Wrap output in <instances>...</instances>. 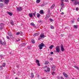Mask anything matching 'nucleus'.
<instances>
[{"label": "nucleus", "mask_w": 79, "mask_h": 79, "mask_svg": "<svg viewBox=\"0 0 79 79\" xmlns=\"http://www.w3.org/2000/svg\"><path fill=\"white\" fill-rule=\"evenodd\" d=\"M45 45H44V44L43 43H41L39 45L38 47H39V49H40V50H41L43 48V47Z\"/></svg>", "instance_id": "1"}, {"label": "nucleus", "mask_w": 79, "mask_h": 79, "mask_svg": "<svg viewBox=\"0 0 79 79\" xmlns=\"http://www.w3.org/2000/svg\"><path fill=\"white\" fill-rule=\"evenodd\" d=\"M56 53H59V52H60V47H59V46H57L56 47Z\"/></svg>", "instance_id": "2"}, {"label": "nucleus", "mask_w": 79, "mask_h": 79, "mask_svg": "<svg viewBox=\"0 0 79 79\" xmlns=\"http://www.w3.org/2000/svg\"><path fill=\"white\" fill-rule=\"evenodd\" d=\"M5 26V25L4 24L2 23L0 24V30H2V29H3V27H4V26Z\"/></svg>", "instance_id": "3"}, {"label": "nucleus", "mask_w": 79, "mask_h": 79, "mask_svg": "<svg viewBox=\"0 0 79 79\" xmlns=\"http://www.w3.org/2000/svg\"><path fill=\"white\" fill-rule=\"evenodd\" d=\"M73 3L75 5H77V4L79 5V2L77 0H75V2Z\"/></svg>", "instance_id": "4"}, {"label": "nucleus", "mask_w": 79, "mask_h": 79, "mask_svg": "<svg viewBox=\"0 0 79 79\" xmlns=\"http://www.w3.org/2000/svg\"><path fill=\"white\" fill-rule=\"evenodd\" d=\"M17 11H22V8H21V7H17Z\"/></svg>", "instance_id": "5"}, {"label": "nucleus", "mask_w": 79, "mask_h": 79, "mask_svg": "<svg viewBox=\"0 0 79 79\" xmlns=\"http://www.w3.org/2000/svg\"><path fill=\"white\" fill-rule=\"evenodd\" d=\"M56 69L55 66L54 65H52V71H55Z\"/></svg>", "instance_id": "6"}, {"label": "nucleus", "mask_w": 79, "mask_h": 79, "mask_svg": "<svg viewBox=\"0 0 79 79\" xmlns=\"http://www.w3.org/2000/svg\"><path fill=\"white\" fill-rule=\"evenodd\" d=\"M60 48H61V50L62 52H63V51H64V49L63 45V44H61V45Z\"/></svg>", "instance_id": "7"}, {"label": "nucleus", "mask_w": 79, "mask_h": 79, "mask_svg": "<svg viewBox=\"0 0 79 79\" xmlns=\"http://www.w3.org/2000/svg\"><path fill=\"white\" fill-rule=\"evenodd\" d=\"M27 44V43H23L22 44L20 45V47H24V46H25Z\"/></svg>", "instance_id": "8"}, {"label": "nucleus", "mask_w": 79, "mask_h": 79, "mask_svg": "<svg viewBox=\"0 0 79 79\" xmlns=\"http://www.w3.org/2000/svg\"><path fill=\"white\" fill-rule=\"evenodd\" d=\"M35 63H37V64L39 66H40V64L39 60H36Z\"/></svg>", "instance_id": "9"}, {"label": "nucleus", "mask_w": 79, "mask_h": 79, "mask_svg": "<svg viewBox=\"0 0 79 79\" xmlns=\"http://www.w3.org/2000/svg\"><path fill=\"white\" fill-rule=\"evenodd\" d=\"M45 35H44V33H41L40 36L41 38H44L45 37Z\"/></svg>", "instance_id": "10"}, {"label": "nucleus", "mask_w": 79, "mask_h": 79, "mask_svg": "<svg viewBox=\"0 0 79 79\" xmlns=\"http://www.w3.org/2000/svg\"><path fill=\"white\" fill-rule=\"evenodd\" d=\"M4 2L5 4H7L10 2V0H4Z\"/></svg>", "instance_id": "11"}, {"label": "nucleus", "mask_w": 79, "mask_h": 79, "mask_svg": "<svg viewBox=\"0 0 79 79\" xmlns=\"http://www.w3.org/2000/svg\"><path fill=\"white\" fill-rule=\"evenodd\" d=\"M63 74L64 76L66 78L68 77V74H67L65 72H63Z\"/></svg>", "instance_id": "12"}, {"label": "nucleus", "mask_w": 79, "mask_h": 79, "mask_svg": "<svg viewBox=\"0 0 79 79\" xmlns=\"http://www.w3.org/2000/svg\"><path fill=\"white\" fill-rule=\"evenodd\" d=\"M40 34V33H39V32L37 33H36L34 34L33 35H34V37H35L36 36H37V35H39Z\"/></svg>", "instance_id": "13"}, {"label": "nucleus", "mask_w": 79, "mask_h": 79, "mask_svg": "<svg viewBox=\"0 0 79 79\" xmlns=\"http://www.w3.org/2000/svg\"><path fill=\"white\" fill-rule=\"evenodd\" d=\"M40 13L41 15H43V14H44L43 10H41L40 11Z\"/></svg>", "instance_id": "14"}, {"label": "nucleus", "mask_w": 79, "mask_h": 79, "mask_svg": "<svg viewBox=\"0 0 79 79\" xmlns=\"http://www.w3.org/2000/svg\"><path fill=\"white\" fill-rule=\"evenodd\" d=\"M29 16L30 18H32L33 17V15L32 13L29 14Z\"/></svg>", "instance_id": "15"}, {"label": "nucleus", "mask_w": 79, "mask_h": 79, "mask_svg": "<svg viewBox=\"0 0 79 79\" xmlns=\"http://www.w3.org/2000/svg\"><path fill=\"white\" fill-rule=\"evenodd\" d=\"M55 4H53L52 6H51L50 8L51 9H53V8L55 7Z\"/></svg>", "instance_id": "16"}, {"label": "nucleus", "mask_w": 79, "mask_h": 79, "mask_svg": "<svg viewBox=\"0 0 79 79\" xmlns=\"http://www.w3.org/2000/svg\"><path fill=\"white\" fill-rule=\"evenodd\" d=\"M7 14H8V15L10 16H12V15H13V14H12V13L10 12H7Z\"/></svg>", "instance_id": "17"}, {"label": "nucleus", "mask_w": 79, "mask_h": 79, "mask_svg": "<svg viewBox=\"0 0 79 79\" xmlns=\"http://www.w3.org/2000/svg\"><path fill=\"white\" fill-rule=\"evenodd\" d=\"M37 16L38 18H40V15L39 13H38L37 14Z\"/></svg>", "instance_id": "18"}, {"label": "nucleus", "mask_w": 79, "mask_h": 79, "mask_svg": "<svg viewBox=\"0 0 79 79\" xmlns=\"http://www.w3.org/2000/svg\"><path fill=\"white\" fill-rule=\"evenodd\" d=\"M73 27H74V28H75V29H77L78 27V26L77 25H74Z\"/></svg>", "instance_id": "19"}, {"label": "nucleus", "mask_w": 79, "mask_h": 79, "mask_svg": "<svg viewBox=\"0 0 79 79\" xmlns=\"http://www.w3.org/2000/svg\"><path fill=\"white\" fill-rule=\"evenodd\" d=\"M49 16H49V15H47L46 17L45 18V19H48V18H49Z\"/></svg>", "instance_id": "20"}, {"label": "nucleus", "mask_w": 79, "mask_h": 79, "mask_svg": "<svg viewBox=\"0 0 79 79\" xmlns=\"http://www.w3.org/2000/svg\"><path fill=\"white\" fill-rule=\"evenodd\" d=\"M13 24H14V23L13 21L11 20L10 21V24L12 25V26H13Z\"/></svg>", "instance_id": "21"}, {"label": "nucleus", "mask_w": 79, "mask_h": 79, "mask_svg": "<svg viewBox=\"0 0 79 79\" xmlns=\"http://www.w3.org/2000/svg\"><path fill=\"white\" fill-rule=\"evenodd\" d=\"M40 2V0H37L36 1V3H39Z\"/></svg>", "instance_id": "22"}, {"label": "nucleus", "mask_w": 79, "mask_h": 79, "mask_svg": "<svg viewBox=\"0 0 79 79\" xmlns=\"http://www.w3.org/2000/svg\"><path fill=\"white\" fill-rule=\"evenodd\" d=\"M49 63V62L48 61H45L44 63V64H46V65L48 64Z\"/></svg>", "instance_id": "23"}, {"label": "nucleus", "mask_w": 79, "mask_h": 79, "mask_svg": "<svg viewBox=\"0 0 79 79\" xmlns=\"http://www.w3.org/2000/svg\"><path fill=\"white\" fill-rule=\"evenodd\" d=\"M2 66L3 67H5V66H6V63H3L2 64Z\"/></svg>", "instance_id": "24"}, {"label": "nucleus", "mask_w": 79, "mask_h": 79, "mask_svg": "<svg viewBox=\"0 0 79 79\" xmlns=\"http://www.w3.org/2000/svg\"><path fill=\"white\" fill-rule=\"evenodd\" d=\"M56 73L54 72H52V75H53V76H55V75Z\"/></svg>", "instance_id": "25"}, {"label": "nucleus", "mask_w": 79, "mask_h": 79, "mask_svg": "<svg viewBox=\"0 0 79 79\" xmlns=\"http://www.w3.org/2000/svg\"><path fill=\"white\" fill-rule=\"evenodd\" d=\"M52 48H53V45H51L49 47V48H50V49H52Z\"/></svg>", "instance_id": "26"}, {"label": "nucleus", "mask_w": 79, "mask_h": 79, "mask_svg": "<svg viewBox=\"0 0 79 79\" xmlns=\"http://www.w3.org/2000/svg\"><path fill=\"white\" fill-rule=\"evenodd\" d=\"M0 44H1V45H3V41H2V40H0Z\"/></svg>", "instance_id": "27"}, {"label": "nucleus", "mask_w": 79, "mask_h": 79, "mask_svg": "<svg viewBox=\"0 0 79 79\" xmlns=\"http://www.w3.org/2000/svg\"><path fill=\"white\" fill-rule=\"evenodd\" d=\"M8 35L10 37V36H11L12 35V34L11 32H9L8 33Z\"/></svg>", "instance_id": "28"}, {"label": "nucleus", "mask_w": 79, "mask_h": 79, "mask_svg": "<svg viewBox=\"0 0 79 79\" xmlns=\"http://www.w3.org/2000/svg\"><path fill=\"white\" fill-rule=\"evenodd\" d=\"M31 26H35V24L33 23H32L31 24Z\"/></svg>", "instance_id": "29"}, {"label": "nucleus", "mask_w": 79, "mask_h": 79, "mask_svg": "<svg viewBox=\"0 0 79 79\" xmlns=\"http://www.w3.org/2000/svg\"><path fill=\"white\" fill-rule=\"evenodd\" d=\"M31 76L32 77V78H33L34 77V73H31Z\"/></svg>", "instance_id": "30"}, {"label": "nucleus", "mask_w": 79, "mask_h": 79, "mask_svg": "<svg viewBox=\"0 0 79 79\" xmlns=\"http://www.w3.org/2000/svg\"><path fill=\"white\" fill-rule=\"evenodd\" d=\"M50 69L49 67H48L47 68V71H48V72H50Z\"/></svg>", "instance_id": "31"}, {"label": "nucleus", "mask_w": 79, "mask_h": 79, "mask_svg": "<svg viewBox=\"0 0 79 79\" xmlns=\"http://www.w3.org/2000/svg\"><path fill=\"white\" fill-rule=\"evenodd\" d=\"M36 14V12L35 11V13H33V15L34 16V17L35 16Z\"/></svg>", "instance_id": "32"}, {"label": "nucleus", "mask_w": 79, "mask_h": 79, "mask_svg": "<svg viewBox=\"0 0 79 79\" xmlns=\"http://www.w3.org/2000/svg\"><path fill=\"white\" fill-rule=\"evenodd\" d=\"M3 6V3H0V6Z\"/></svg>", "instance_id": "33"}, {"label": "nucleus", "mask_w": 79, "mask_h": 79, "mask_svg": "<svg viewBox=\"0 0 79 79\" xmlns=\"http://www.w3.org/2000/svg\"><path fill=\"white\" fill-rule=\"evenodd\" d=\"M21 33L20 32H17L16 33V35H19V34H20Z\"/></svg>", "instance_id": "34"}, {"label": "nucleus", "mask_w": 79, "mask_h": 79, "mask_svg": "<svg viewBox=\"0 0 79 79\" xmlns=\"http://www.w3.org/2000/svg\"><path fill=\"white\" fill-rule=\"evenodd\" d=\"M31 42L32 43H33V44H35V41L33 40H31Z\"/></svg>", "instance_id": "35"}, {"label": "nucleus", "mask_w": 79, "mask_h": 79, "mask_svg": "<svg viewBox=\"0 0 79 79\" xmlns=\"http://www.w3.org/2000/svg\"><path fill=\"white\" fill-rule=\"evenodd\" d=\"M3 45H5L6 44V41H4L3 42Z\"/></svg>", "instance_id": "36"}, {"label": "nucleus", "mask_w": 79, "mask_h": 79, "mask_svg": "<svg viewBox=\"0 0 79 79\" xmlns=\"http://www.w3.org/2000/svg\"><path fill=\"white\" fill-rule=\"evenodd\" d=\"M51 28L52 29H54V27H53V26L51 25Z\"/></svg>", "instance_id": "37"}, {"label": "nucleus", "mask_w": 79, "mask_h": 79, "mask_svg": "<svg viewBox=\"0 0 79 79\" xmlns=\"http://www.w3.org/2000/svg\"><path fill=\"white\" fill-rule=\"evenodd\" d=\"M10 37L11 39H13V35H11V36H10Z\"/></svg>", "instance_id": "38"}, {"label": "nucleus", "mask_w": 79, "mask_h": 79, "mask_svg": "<svg viewBox=\"0 0 79 79\" xmlns=\"http://www.w3.org/2000/svg\"><path fill=\"white\" fill-rule=\"evenodd\" d=\"M3 69V67L2 66H0V69Z\"/></svg>", "instance_id": "39"}, {"label": "nucleus", "mask_w": 79, "mask_h": 79, "mask_svg": "<svg viewBox=\"0 0 79 79\" xmlns=\"http://www.w3.org/2000/svg\"><path fill=\"white\" fill-rule=\"evenodd\" d=\"M3 56H4L2 55H0V58H2V57H3Z\"/></svg>", "instance_id": "40"}, {"label": "nucleus", "mask_w": 79, "mask_h": 79, "mask_svg": "<svg viewBox=\"0 0 79 79\" xmlns=\"http://www.w3.org/2000/svg\"><path fill=\"white\" fill-rule=\"evenodd\" d=\"M64 5V4L63 3V2H62V3L61 4V6H63Z\"/></svg>", "instance_id": "41"}, {"label": "nucleus", "mask_w": 79, "mask_h": 79, "mask_svg": "<svg viewBox=\"0 0 79 79\" xmlns=\"http://www.w3.org/2000/svg\"><path fill=\"white\" fill-rule=\"evenodd\" d=\"M78 10H79V8H78V7H77V8H76V10L77 11H78Z\"/></svg>", "instance_id": "42"}, {"label": "nucleus", "mask_w": 79, "mask_h": 79, "mask_svg": "<svg viewBox=\"0 0 79 79\" xmlns=\"http://www.w3.org/2000/svg\"><path fill=\"white\" fill-rule=\"evenodd\" d=\"M48 13H50V9H48Z\"/></svg>", "instance_id": "43"}, {"label": "nucleus", "mask_w": 79, "mask_h": 79, "mask_svg": "<svg viewBox=\"0 0 79 79\" xmlns=\"http://www.w3.org/2000/svg\"><path fill=\"white\" fill-rule=\"evenodd\" d=\"M47 15H49V16H50V15H51V13H50V12H48V13Z\"/></svg>", "instance_id": "44"}, {"label": "nucleus", "mask_w": 79, "mask_h": 79, "mask_svg": "<svg viewBox=\"0 0 79 79\" xmlns=\"http://www.w3.org/2000/svg\"><path fill=\"white\" fill-rule=\"evenodd\" d=\"M27 48L28 49H31V47L29 46L27 47Z\"/></svg>", "instance_id": "45"}, {"label": "nucleus", "mask_w": 79, "mask_h": 79, "mask_svg": "<svg viewBox=\"0 0 79 79\" xmlns=\"http://www.w3.org/2000/svg\"><path fill=\"white\" fill-rule=\"evenodd\" d=\"M6 38L7 39H10V37H9L8 36H7Z\"/></svg>", "instance_id": "46"}, {"label": "nucleus", "mask_w": 79, "mask_h": 79, "mask_svg": "<svg viewBox=\"0 0 79 79\" xmlns=\"http://www.w3.org/2000/svg\"><path fill=\"white\" fill-rule=\"evenodd\" d=\"M60 78L61 79H64V78L63 77L61 76L60 77Z\"/></svg>", "instance_id": "47"}, {"label": "nucleus", "mask_w": 79, "mask_h": 79, "mask_svg": "<svg viewBox=\"0 0 79 79\" xmlns=\"http://www.w3.org/2000/svg\"><path fill=\"white\" fill-rule=\"evenodd\" d=\"M3 1H4L3 0H0V2H3Z\"/></svg>", "instance_id": "48"}, {"label": "nucleus", "mask_w": 79, "mask_h": 79, "mask_svg": "<svg viewBox=\"0 0 79 79\" xmlns=\"http://www.w3.org/2000/svg\"><path fill=\"white\" fill-rule=\"evenodd\" d=\"M44 71H45V72H46V73H47V72L48 71L47 70H46V69H44Z\"/></svg>", "instance_id": "49"}, {"label": "nucleus", "mask_w": 79, "mask_h": 79, "mask_svg": "<svg viewBox=\"0 0 79 79\" xmlns=\"http://www.w3.org/2000/svg\"><path fill=\"white\" fill-rule=\"evenodd\" d=\"M51 55H53V52H51Z\"/></svg>", "instance_id": "50"}, {"label": "nucleus", "mask_w": 79, "mask_h": 79, "mask_svg": "<svg viewBox=\"0 0 79 79\" xmlns=\"http://www.w3.org/2000/svg\"><path fill=\"white\" fill-rule=\"evenodd\" d=\"M64 0L65 2H68V0Z\"/></svg>", "instance_id": "51"}, {"label": "nucleus", "mask_w": 79, "mask_h": 79, "mask_svg": "<svg viewBox=\"0 0 79 79\" xmlns=\"http://www.w3.org/2000/svg\"><path fill=\"white\" fill-rule=\"evenodd\" d=\"M52 60H53V58H50V60H51V61H52Z\"/></svg>", "instance_id": "52"}, {"label": "nucleus", "mask_w": 79, "mask_h": 79, "mask_svg": "<svg viewBox=\"0 0 79 79\" xmlns=\"http://www.w3.org/2000/svg\"><path fill=\"white\" fill-rule=\"evenodd\" d=\"M50 20L51 22H52V21H53V20H52V19H50Z\"/></svg>", "instance_id": "53"}, {"label": "nucleus", "mask_w": 79, "mask_h": 79, "mask_svg": "<svg viewBox=\"0 0 79 79\" xmlns=\"http://www.w3.org/2000/svg\"><path fill=\"white\" fill-rule=\"evenodd\" d=\"M38 23H41V22H42V21H41V20H39L38 21Z\"/></svg>", "instance_id": "54"}, {"label": "nucleus", "mask_w": 79, "mask_h": 79, "mask_svg": "<svg viewBox=\"0 0 79 79\" xmlns=\"http://www.w3.org/2000/svg\"><path fill=\"white\" fill-rule=\"evenodd\" d=\"M44 4H43L42 5H41V6H44Z\"/></svg>", "instance_id": "55"}, {"label": "nucleus", "mask_w": 79, "mask_h": 79, "mask_svg": "<svg viewBox=\"0 0 79 79\" xmlns=\"http://www.w3.org/2000/svg\"><path fill=\"white\" fill-rule=\"evenodd\" d=\"M77 69H78V70H79V67H77Z\"/></svg>", "instance_id": "56"}, {"label": "nucleus", "mask_w": 79, "mask_h": 79, "mask_svg": "<svg viewBox=\"0 0 79 79\" xmlns=\"http://www.w3.org/2000/svg\"><path fill=\"white\" fill-rule=\"evenodd\" d=\"M74 20H72V23H74Z\"/></svg>", "instance_id": "57"}, {"label": "nucleus", "mask_w": 79, "mask_h": 79, "mask_svg": "<svg viewBox=\"0 0 79 79\" xmlns=\"http://www.w3.org/2000/svg\"><path fill=\"white\" fill-rule=\"evenodd\" d=\"M61 15H64V12H62L61 13Z\"/></svg>", "instance_id": "58"}, {"label": "nucleus", "mask_w": 79, "mask_h": 79, "mask_svg": "<svg viewBox=\"0 0 79 79\" xmlns=\"http://www.w3.org/2000/svg\"><path fill=\"white\" fill-rule=\"evenodd\" d=\"M77 21L79 22V18H78L77 19Z\"/></svg>", "instance_id": "59"}, {"label": "nucleus", "mask_w": 79, "mask_h": 79, "mask_svg": "<svg viewBox=\"0 0 79 79\" xmlns=\"http://www.w3.org/2000/svg\"><path fill=\"white\" fill-rule=\"evenodd\" d=\"M47 68V66H45L44 67V69H45V68Z\"/></svg>", "instance_id": "60"}, {"label": "nucleus", "mask_w": 79, "mask_h": 79, "mask_svg": "<svg viewBox=\"0 0 79 79\" xmlns=\"http://www.w3.org/2000/svg\"><path fill=\"white\" fill-rule=\"evenodd\" d=\"M77 66H74V68H77Z\"/></svg>", "instance_id": "61"}, {"label": "nucleus", "mask_w": 79, "mask_h": 79, "mask_svg": "<svg viewBox=\"0 0 79 79\" xmlns=\"http://www.w3.org/2000/svg\"><path fill=\"white\" fill-rule=\"evenodd\" d=\"M61 37H63V35L61 34Z\"/></svg>", "instance_id": "62"}, {"label": "nucleus", "mask_w": 79, "mask_h": 79, "mask_svg": "<svg viewBox=\"0 0 79 79\" xmlns=\"http://www.w3.org/2000/svg\"><path fill=\"white\" fill-rule=\"evenodd\" d=\"M64 1V0H61V2H63Z\"/></svg>", "instance_id": "63"}, {"label": "nucleus", "mask_w": 79, "mask_h": 79, "mask_svg": "<svg viewBox=\"0 0 79 79\" xmlns=\"http://www.w3.org/2000/svg\"><path fill=\"white\" fill-rule=\"evenodd\" d=\"M74 0H71V1H72V2H74Z\"/></svg>", "instance_id": "64"}]
</instances>
